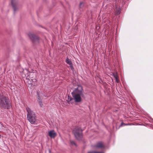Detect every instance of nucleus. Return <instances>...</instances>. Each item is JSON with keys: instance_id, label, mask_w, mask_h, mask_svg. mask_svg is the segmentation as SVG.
Segmentation results:
<instances>
[{"instance_id": "nucleus-8", "label": "nucleus", "mask_w": 153, "mask_h": 153, "mask_svg": "<svg viewBox=\"0 0 153 153\" xmlns=\"http://www.w3.org/2000/svg\"><path fill=\"white\" fill-rule=\"evenodd\" d=\"M104 147V145L102 142H99L97 143L96 145L94 146L96 149L101 148Z\"/></svg>"}, {"instance_id": "nucleus-12", "label": "nucleus", "mask_w": 153, "mask_h": 153, "mask_svg": "<svg viewBox=\"0 0 153 153\" xmlns=\"http://www.w3.org/2000/svg\"><path fill=\"white\" fill-rule=\"evenodd\" d=\"M88 153H104L102 152L91 151L88 152Z\"/></svg>"}, {"instance_id": "nucleus-5", "label": "nucleus", "mask_w": 153, "mask_h": 153, "mask_svg": "<svg viewBox=\"0 0 153 153\" xmlns=\"http://www.w3.org/2000/svg\"><path fill=\"white\" fill-rule=\"evenodd\" d=\"M28 36L33 42L35 43V42H38L39 38L35 35L30 33L28 34Z\"/></svg>"}, {"instance_id": "nucleus-6", "label": "nucleus", "mask_w": 153, "mask_h": 153, "mask_svg": "<svg viewBox=\"0 0 153 153\" xmlns=\"http://www.w3.org/2000/svg\"><path fill=\"white\" fill-rule=\"evenodd\" d=\"M48 134L51 138H54L56 136L57 134L54 130H52L48 132Z\"/></svg>"}, {"instance_id": "nucleus-18", "label": "nucleus", "mask_w": 153, "mask_h": 153, "mask_svg": "<svg viewBox=\"0 0 153 153\" xmlns=\"http://www.w3.org/2000/svg\"><path fill=\"white\" fill-rule=\"evenodd\" d=\"M70 65V67L71 68V69H74L72 64H71V65Z\"/></svg>"}, {"instance_id": "nucleus-11", "label": "nucleus", "mask_w": 153, "mask_h": 153, "mask_svg": "<svg viewBox=\"0 0 153 153\" xmlns=\"http://www.w3.org/2000/svg\"><path fill=\"white\" fill-rule=\"evenodd\" d=\"M38 99L39 100V103L40 105V106L42 107V102L41 101V100L40 99V98L39 97V96H38Z\"/></svg>"}, {"instance_id": "nucleus-7", "label": "nucleus", "mask_w": 153, "mask_h": 153, "mask_svg": "<svg viewBox=\"0 0 153 153\" xmlns=\"http://www.w3.org/2000/svg\"><path fill=\"white\" fill-rule=\"evenodd\" d=\"M17 1V0H11L12 5L14 11H16L17 9L16 7Z\"/></svg>"}, {"instance_id": "nucleus-16", "label": "nucleus", "mask_w": 153, "mask_h": 153, "mask_svg": "<svg viewBox=\"0 0 153 153\" xmlns=\"http://www.w3.org/2000/svg\"><path fill=\"white\" fill-rule=\"evenodd\" d=\"M71 143L72 145H74L75 146L76 145V143H75L74 141H72L71 142Z\"/></svg>"}, {"instance_id": "nucleus-9", "label": "nucleus", "mask_w": 153, "mask_h": 153, "mask_svg": "<svg viewBox=\"0 0 153 153\" xmlns=\"http://www.w3.org/2000/svg\"><path fill=\"white\" fill-rule=\"evenodd\" d=\"M65 62L67 64L69 65H71L72 64L71 60L68 58L66 59Z\"/></svg>"}, {"instance_id": "nucleus-3", "label": "nucleus", "mask_w": 153, "mask_h": 153, "mask_svg": "<svg viewBox=\"0 0 153 153\" xmlns=\"http://www.w3.org/2000/svg\"><path fill=\"white\" fill-rule=\"evenodd\" d=\"M26 109L27 113V118L28 120L31 123L34 124L36 120L34 113L28 107H26Z\"/></svg>"}, {"instance_id": "nucleus-14", "label": "nucleus", "mask_w": 153, "mask_h": 153, "mask_svg": "<svg viewBox=\"0 0 153 153\" xmlns=\"http://www.w3.org/2000/svg\"><path fill=\"white\" fill-rule=\"evenodd\" d=\"M84 4L83 2H81L79 4V7L80 8H82V7L84 6Z\"/></svg>"}, {"instance_id": "nucleus-13", "label": "nucleus", "mask_w": 153, "mask_h": 153, "mask_svg": "<svg viewBox=\"0 0 153 153\" xmlns=\"http://www.w3.org/2000/svg\"><path fill=\"white\" fill-rule=\"evenodd\" d=\"M113 75L114 76V78H118V76L117 75V72L113 74Z\"/></svg>"}, {"instance_id": "nucleus-10", "label": "nucleus", "mask_w": 153, "mask_h": 153, "mask_svg": "<svg viewBox=\"0 0 153 153\" xmlns=\"http://www.w3.org/2000/svg\"><path fill=\"white\" fill-rule=\"evenodd\" d=\"M116 14L117 15H119L120 12V9L119 8H118L116 7Z\"/></svg>"}, {"instance_id": "nucleus-2", "label": "nucleus", "mask_w": 153, "mask_h": 153, "mask_svg": "<svg viewBox=\"0 0 153 153\" xmlns=\"http://www.w3.org/2000/svg\"><path fill=\"white\" fill-rule=\"evenodd\" d=\"M11 103L8 97L3 96H0V107L4 109H8Z\"/></svg>"}, {"instance_id": "nucleus-15", "label": "nucleus", "mask_w": 153, "mask_h": 153, "mask_svg": "<svg viewBox=\"0 0 153 153\" xmlns=\"http://www.w3.org/2000/svg\"><path fill=\"white\" fill-rule=\"evenodd\" d=\"M130 125V124H125L123 123H122L121 126H125L126 125Z\"/></svg>"}, {"instance_id": "nucleus-4", "label": "nucleus", "mask_w": 153, "mask_h": 153, "mask_svg": "<svg viewBox=\"0 0 153 153\" xmlns=\"http://www.w3.org/2000/svg\"><path fill=\"white\" fill-rule=\"evenodd\" d=\"M72 132L77 140H79L81 139L82 137V130L80 128L78 127H76L72 130Z\"/></svg>"}, {"instance_id": "nucleus-17", "label": "nucleus", "mask_w": 153, "mask_h": 153, "mask_svg": "<svg viewBox=\"0 0 153 153\" xmlns=\"http://www.w3.org/2000/svg\"><path fill=\"white\" fill-rule=\"evenodd\" d=\"M116 82H119V79L118 78H115Z\"/></svg>"}, {"instance_id": "nucleus-1", "label": "nucleus", "mask_w": 153, "mask_h": 153, "mask_svg": "<svg viewBox=\"0 0 153 153\" xmlns=\"http://www.w3.org/2000/svg\"><path fill=\"white\" fill-rule=\"evenodd\" d=\"M72 97L69 96H68L67 101L69 104L71 103V102L74 100L76 102H81L82 100V97H84L83 90L81 86H78V87L74 89L71 92Z\"/></svg>"}]
</instances>
